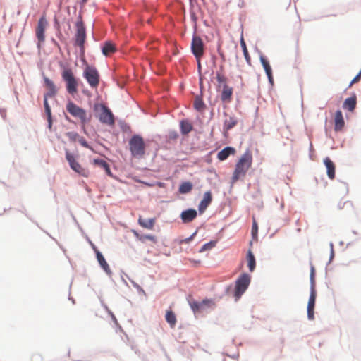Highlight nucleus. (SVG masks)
Here are the masks:
<instances>
[{
    "label": "nucleus",
    "mask_w": 361,
    "mask_h": 361,
    "mask_svg": "<svg viewBox=\"0 0 361 361\" xmlns=\"http://www.w3.org/2000/svg\"><path fill=\"white\" fill-rule=\"evenodd\" d=\"M191 51L198 62V67L200 68V60L204 53V45L200 37L193 35L191 42Z\"/></svg>",
    "instance_id": "423d86ee"
},
{
    "label": "nucleus",
    "mask_w": 361,
    "mask_h": 361,
    "mask_svg": "<svg viewBox=\"0 0 361 361\" xmlns=\"http://www.w3.org/2000/svg\"><path fill=\"white\" fill-rule=\"evenodd\" d=\"M48 98L49 97L47 96H44V109H45V112L48 116V118L49 120V123H50V126H51V108L48 104Z\"/></svg>",
    "instance_id": "c9c22d12"
},
{
    "label": "nucleus",
    "mask_w": 361,
    "mask_h": 361,
    "mask_svg": "<svg viewBox=\"0 0 361 361\" xmlns=\"http://www.w3.org/2000/svg\"><path fill=\"white\" fill-rule=\"evenodd\" d=\"M135 235L137 237V235H139L137 232H134Z\"/></svg>",
    "instance_id": "c03bdc74"
},
{
    "label": "nucleus",
    "mask_w": 361,
    "mask_h": 361,
    "mask_svg": "<svg viewBox=\"0 0 361 361\" xmlns=\"http://www.w3.org/2000/svg\"><path fill=\"white\" fill-rule=\"evenodd\" d=\"M250 283V277L247 274H242L235 282V297L236 300L245 293Z\"/></svg>",
    "instance_id": "6e6552de"
},
{
    "label": "nucleus",
    "mask_w": 361,
    "mask_h": 361,
    "mask_svg": "<svg viewBox=\"0 0 361 361\" xmlns=\"http://www.w3.org/2000/svg\"><path fill=\"white\" fill-rule=\"evenodd\" d=\"M137 238L142 243H145L147 240H149L154 243L157 242L156 236L152 235H137Z\"/></svg>",
    "instance_id": "f704fd0d"
},
{
    "label": "nucleus",
    "mask_w": 361,
    "mask_h": 361,
    "mask_svg": "<svg viewBox=\"0 0 361 361\" xmlns=\"http://www.w3.org/2000/svg\"><path fill=\"white\" fill-rule=\"evenodd\" d=\"M44 82L45 87L48 90V92L44 94V96H47L49 97H54L57 92V90L53 81H51L47 77H44Z\"/></svg>",
    "instance_id": "2eb2a0df"
},
{
    "label": "nucleus",
    "mask_w": 361,
    "mask_h": 361,
    "mask_svg": "<svg viewBox=\"0 0 361 361\" xmlns=\"http://www.w3.org/2000/svg\"><path fill=\"white\" fill-rule=\"evenodd\" d=\"M314 267H312L310 295L309 301H308V304H307V317H308V319L310 320H312L314 319V309L315 300H316V297H317V292H316V290L314 288Z\"/></svg>",
    "instance_id": "0eeeda50"
},
{
    "label": "nucleus",
    "mask_w": 361,
    "mask_h": 361,
    "mask_svg": "<svg viewBox=\"0 0 361 361\" xmlns=\"http://www.w3.org/2000/svg\"><path fill=\"white\" fill-rule=\"evenodd\" d=\"M194 107L198 111H203L205 109V104L201 97H196L194 101Z\"/></svg>",
    "instance_id": "7c9ffc66"
},
{
    "label": "nucleus",
    "mask_w": 361,
    "mask_h": 361,
    "mask_svg": "<svg viewBox=\"0 0 361 361\" xmlns=\"http://www.w3.org/2000/svg\"><path fill=\"white\" fill-rule=\"evenodd\" d=\"M47 26L48 21L46 18L45 14H43L38 20L35 30L36 37L39 41V44L44 42L45 40L44 32Z\"/></svg>",
    "instance_id": "9b49d317"
},
{
    "label": "nucleus",
    "mask_w": 361,
    "mask_h": 361,
    "mask_svg": "<svg viewBox=\"0 0 361 361\" xmlns=\"http://www.w3.org/2000/svg\"><path fill=\"white\" fill-rule=\"evenodd\" d=\"M156 222L155 218L149 219L147 220L143 219L141 216H139L138 224L142 228L152 230Z\"/></svg>",
    "instance_id": "393cba45"
},
{
    "label": "nucleus",
    "mask_w": 361,
    "mask_h": 361,
    "mask_svg": "<svg viewBox=\"0 0 361 361\" xmlns=\"http://www.w3.org/2000/svg\"><path fill=\"white\" fill-rule=\"evenodd\" d=\"M102 51L104 56H109L116 51V47L112 42L106 41L102 47Z\"/></svg>",
    "instance_id": "4be33fe9"
},
{
    "label": "nucleus",
    "mask_w": 361,
    "mask_h": 361,
    "mask_svg": "<svg viewBox=\"0 0 361 361\" xmlns=\"http://www.w3.org/2000/svg\"><path fill=\"white\" fill-rule=\"evenodd\" d=\"M213 304L210 300H204L202 302H192L190 303V307L193 312H200L204 309L206 306H211Z\"/></svg>",
    "instance_id": "6ab92c4d"
},
{
    "label": "nucleus",
    "mask_w": 361,
    "mask_h": 361,
    "mask_svg": "<svg viewBox=\"0 0 361 361\" xmlns=\"http://www.w3.org/2000/svg\"><path fill=\"white\" fill-rule=\"evenodd\" d=\"M166 320L171 328H174L176 324V317L173 312L167 310L165 316Z\"/></svg>",
    "instance_id": "c85d7f7f"
},
{
    "label": "nucleus",
    "mask_w": 361,
    "mask_h": 361,
    "mask_svg": "<svg viewBox=\"0 0 361 361\" xmlns=\"http://www.w3.org/2000/svg\"><path fill=\"white\" fill-rule=\"evenodd\" d=\"M86 39L85 28L82 21L76 23L75 44L80 47L82 51H84V44Z\"/></svg>",
    "instance_id": "9d476101"
},
{
    "label": "nucleus",
    "mask_w": 361,
    "mask_h": 361,
    "mask_svg": "<svg viewBox=\"0 0 361 361\" xmlns=\"http://www.w3.org/2000/svg\"><path fill=\"white\" fill-rule=\"evenodd\" d=\"M93 164L94 165L99 166L101 168L104 169L108 176H109L111 177L112 176V173L111 171L109 165L106 161H104V159H94L93 160Z\"/></svg>",
    "instance_id": "a878e982"
},
{
    "label": "nucleus",
    "mask_w": 361,
    "mask_h": 361,
    "mask_svg": "<svg viewBox=\"0 0 361 361\" xmlns=\"http://www.w3.org/2000/svg\"><path fill=\"white\" fill-rule=\"evenodd\" d=\"M324 164L326 167L327 176L329 179L333 180L335 178L336 166L335 164L330 159L329 157H326L324 159Z\"/></svg>",
    "instance_id": "dca6fc26"
},
{
    "label": "nucleus",
    "mask_w": 361,
    "mask_h": 361,
    "mask_svg": "<svg viewBox=\"0 0 361 361\" xmlns=\"http://www.w3.org/2000/svg\"><path fill=\"white\" fill-rule=\"evenodd\" d=\"M129 149L132 157L142 158L145 154V144L143 138L137 135H133L129 140Z\"/></svg>",
    "instance_id": "f03ea898"
},
{
    "label": "nucleus",
    "mask_w": 361,
    "mask_h": 361,
    "mask_svg": "<svg viewBox=\"0 0 361 361\" xmlns=\"http://www.w3.org/2000/svg\"><path fill=\"white\" fill-rule=\"evenodd\" d=\"M61 76L66 82L67 92L73 96L75 95L78 92V81L72 70L71 68H65L62 72Z\"/></svg>",
    "instance_id": "20e7f679"
},
{
    "label": "nucleus",
    "mask_w": 361,
    "mask_h": 361,
    "mask_svg": "<svg viewBox=\"0 0 361 361\" xmlns=\"http://www.w3.org/2000/svg\"><path fill=\"white\" fill-rule=\"evenodd\" d=\"M192 189V185L190 182L186 181L180 184L179 187V192L181 194H185L190 192Z\"/></svg>",
    "instance_id": "2f4dec72"
},
{
    "label": "nucleus",
    "mask_w": 361,
    "mask_h": 361,
    "mask_svg": "<svg viewBox=\"0 0 361 361\" xmlns=\"http://www.w3.org/2000/svg\"><path fill=\"white\" fill-rule=\"evenodd\" d=\"M361 79V70L359 73L350 82L349 87H351L353 84L357 82Z\"/></svg>",
    "instance_id": "a19ab883"
},
{
    "label": "nucleus",
    "mask_w": 361,
    "mask_h": 361,
    "mask_svg": "<svg viewBox=\"0 0 361 361\" xmlns=\"http://www.w3.org/2000/svg\"><path fill=\"white\" fill-rule=\"evenodd\" d=\"M238 123L236 118L230 116L224 121V128L226 130L233 128Z\"/></svg>",
    "instance_id": "c756f323"
},
{
    "label": "nucleus",
    "mask_w": 361,
    "mask_h": 361,
    "mask_svg": "<svg viewBox=\"0 0 361 361\" xmlns=\"http://www.w3.org/2000/svg\"><path fill=\"white\" fill-rule=\"evenodd\" d=\"M101 112L99 116V121L107 125L114 124V117L111 110L105 105L100 106Z\"/></svg>",
    "instance_id": "f8f14e48"
},
{
    "label": "nucleus",
    "mask_w": 361,
    "mask_h": 361,
    "mask_svg": "<svg viewBox=\"0 0 361 361\" xmlns=\"http://www.w3.org/2000/svg\"><path fill=\"white\" fill-rule=\"evenodd\" d=\"M66 158L70 165V167L78 174L87 177L89 176V171L84 169L80 164L78 162L75 158V157L71 154L68 151L66 152Z\"/></svg>",
    "instance_id": "1a4fd4ad"
},
{
    "label": "nucleus",
    "mask_w": 361,
    "mask_h": 361,
    "mask_svg": "<svg viewBox=\"0 0 361 361\" xmlns=\"http://www.w3.org/2000/svg\"><path fill=\"white\" fill-rule=\"evenodd\" d=\"M331 251L333 252V245L332 244L331 245Z\"/></svg>",
    "instance_id": "49530a36"
},
{
    "label": "nucleus",
    "mask_w": 361,
    "mask_h": 361,
    "mask_svg": "<svg viewBox=\"0 0 361 361\" xmlns=\"http://www.w3.org/2000/svg\"><path fill=\"white\" fill-rule=\"evenodd\" d=\"M221 88V99L224 102H230L233 95V88L228 85H223Z\"/></svg>",
    "instance_id": "5701e85b"
},
{
    "label": "nucleus",
    "mask_w": 361,
    "mask_h": 361,
    "mask_svg": "<svg viewBox=\"0 0 361 361\" xmlns=\"http://www.w3.org/2000/svg\"><path fill=\"white\" fill-rule=\"evenodd\" d=\"M88 0H82L83 3H86Z\"/></svg>",
    "instance_id": "a18cd8bd"
},
{
    "label": "nucleus",
    "mask_w": 361,
    "mask_h": 361,
    "mask_svg": "<svg viewBox=\"0 0 361 361\" xmlns=\"http://www.w3.org/2000/svg\"><path fill=\"white\" fill-rule=\"evenodd\" d=\"M216 242V241H210L208 243L204 244L200 250V252H203L206 250H209L215 247Z\"/></svg>",
    "instance_id": "e433bc0d"
},
{
    "label": "nucleus",
    "mask_w": 361,
    "mask_h": 361,
    "mask_svg": "<svg viewBox=\"0 0 361 361\" xmlns=\"http://www.w3.org/2000/svg\"><path fill=\"white\" fill-rule=\"evenodd\" d=\"M66 135L71 142H77L80 137L79 134L76 132H68Z\"/></svg>",
    "instance_id": "4c0bfd02"
},
{
    "label": "nucleus",
    "mask_w": 361,
    "mask_h": 361,
    "mask_svg": "<svg viewBox=\"0 0 361 361\" xmlns=\"http://www.w3.org/2000/svg\"><path fill=\"white\" fill-rule=\"evenodd\" d=\"M345 126V121L343 116L342 111L337 110L334 116V130L336 131H341Z\"/></svg>",
    "instance_id": "4468645a"
},
{
    "label": "nucleus",
    "mask_w": 361,
    "mask_h": 361,
    "mask_svg": "<svg viewBox=\"0 0 361 361\" xmlns=\"http://www.w3.org/2000/svg\"><path fill=\"white\" fill-rule=\"evenodd\" d=\"M196 233H194L191 236H190L189 238H187L185 239H183L180 241V244L182 245L183 243H189L192 239L193 238V237L195 235Z\"/></svg>",
    "instance_id": "79ce46f5"
},
{
    "label": "nucleus",
    "mask_w": 361,
    "mask_h": 361,
    "mask_svg": "<svg viewBox=\"0 0 361 361\" xmlns=\"http://www.w3.org/2000/svg\"><path fill=\"white\" fill-rule=\"evenodd\" d=\"M66 109L72 116L78 118L83 126L90 121L91 116H88L84 109L80 107L73 102L69 101L66 104Z\"/></svg>",
    "instance_id": "7ed1b4c3"
},
{
    "label": "nucleus",
    "mask_w": 361,
    "mask_h": 361,
    "mask_svg": "<svg viewBox=\"0 0 361 361\" xmlns=\"http://www.w3.org/2000/svg\"><path fill=\"white\" fill-rule=\"evenodd\" d=\"M190 261L195 264H200V261H195V260H193V259H190Z\"/></svg>",
    "instance_id": "37998d69"
},
{
    "label": "nucleus",
    "mask_w": 361,
    "mask_h": 361,
    "mask_svg": "<svg viewBox=\"0 0 361 361\" xmlns=\"http://www.w3.org/2000/svg\"><path fill=\"white\" fill-rule=\"evenodd\" d=\"M259 59L268 77L269 81L272 84L274 82V78L272 75V70L269 61L262 55L260 56Z\"/></svg>",
    "instance_id": "f3484780"
},
{
    "label": "nucleus",
    "mask_w": 361,
    "mask_h": 361,
    "mask_svg": "<svg viewBox=\"0 0 361 361\" xmlns=\"http://www.w3.org/2000/svg\"><path fill=\"white\" fill-rule=\"evenodd\" d=\"M93 249L96 252L97 259V261H98L99 265L101 266V267L104 270V271L106 273L110 274L111 273L110 267H109L108 263L106 262V261L105 260L104 256L94 246H93Z\"/></svg>",
    "instance_id": "412c9836"
},
{
    "label": "nucleus",
    "mask_w": 361,
    "mask_h": 361,
    "mask_svg": "<svg viewBox=\"0 0 361 361\" xmlns=\"http://www.w3.org/2000/svg\"><path fill=\"white\" fill-rule=\"evenodd\" d=\"M212 201V195L210 191H207L204 194L203 199L201 200L198 209L200 212L202 213L204 212L207 207L210 204V203Z\"/></svg>",
    "instance_id": "ddd939ff"
},
{
    "label": "nucleus",
    "mask_w": 361,
    "mask_h": 361,
    "mask_svg": "<svg viewBox=\"0 0 361 361\" xmlns=\"http://www.w3.org/2000/svg\"><path fill=\"white\" fill-rule=\"evenodd\" d=\"M247 267L249 270L252 272L255 270L256 262L255 256L251 250H249L247 253Z\"/></svg>",
    "instance_id": "cd10ccee"
},
{
    "label": "nucleus",
    "mask_w": 361,
    "mask_h": 361,
    "mask_svg": "<svg viewBox=\"0 0 361 361\" xmlns=\"http://www.w3.org/2000/svg\"><path fill=\"white\" fill-rule=\"evenodd\" d=\"M82 147H86V148H88V149H92V148L88 145L87 142L86 141V140L82 137V136H80L78 141Z\"/></svg>",
    "instance_id": "58836bf2"
},
{
    "label": "nucleus",
    "mask_w": 361,
    "mask_h": 361,
    "mask_svg": "<svg viewBox=\"0 0 361 361\" xmlns=\"http://www.w3.org/2000/svg\"><path fill=\"white\" fill-rule=\"evenodd\" d=\"M180 132L183 135L188 134L192 130V125L188 120H182L180 123Z\"/></svg>",
    "instance_id": "bb28decb"
},
{
    "label": "nucleus",
    "mask_w": 361,
    "mask_h": 361,
    "mask_svg": "<svg viewBox=\"0 0 361 361\" xmlns=\"http://www.w3.org/2000/svg\"><path fill=\"white\" fill-rule=\"evenodd\" d=\"M83 77L92 89H97L99 84L100 76L95 67L87 65L83 71Z\"/></svg>",
    "instance_id": "39448f33"
},
{
    "label": "nucleus",
    "mask_w": 361,
    "mask_h": 361,
    "mask_svg": "<svg viewBox=\"0 0 361 361\" xmlns=\"http://www.w3.org/2000/svg\"><path fill=\"white\" fill-rule=\"evenodd\" d=\"M252 161L253 157L251 151L249 149L246 150L235 164L231 177L232 183H235L246 176L247 172L252 166Z\"/></svg>",
    "instance_id": "f257e3e1"
},
{
    "label": "nucleus",
    "mask_w": 361,
    "mask_h": 361,
    "mask_svg": "<svg viewBox=\"0 0 361 361\" xmlns=\"http://www.w3.org/2000/svg\"><path fill=\"white\" fill-rule=\"evenodd\" d=\"M258 232V226L255 220L253 221L252 226V235L253 238L256 237Z\"/></svg>",
    "instance_id": "ea45409f"
},
{
    "label": "nucleus",
    "mask_w": 361,
    "mask_h": 361,
    "mask_svg": "<svg viewBox=\"0 0 361 361\" xmlns=\"http://www.w3.org/2000/svg\"><path fill=\"white\" fill-rule=\"evenodd\" d=\"M240 46L242 47L243 55L245 56V59L247 63L249 65H251V58H250V56L249 55L245 42L243 37L240 39Z\"/></svg>",
    "instance_id": "473e14b6"
},
{
    "label": "nucleus",
    "mask_w": 361,
    "mask_h": 361,
    "mask_svg": "<svg viewBox=\"0 0 361 361\" xmlns=\"http://www.w3.org/2000/svg\"><path fill=\"white\" fill-rule=\"evenodd\" d=\"M235 153V148L232 147H226L221 150L218 154L217 158L220 161L226 160L231 154H234Z\"/></svg>",
    "instance_id": "b1692460"
},
{
    "label": "nucleus",
    "mask_w": 361,
    "mask_h": 361,
    "mask_svg": "<svg viewBox=\"0 0 361 361\" xmlns=\"http://www.w3.org/2000/svg\"><path fill=\"white\" fill-rule=\"evenodd\" d=\"M197 215V213L195 209H189L183 211L180 214V217L183 223H189L195 219Z\"/></svg>",
    "instance_id": "a211bd4d"
},
{
    "label": "nucleus",
    "mask_w": 361,
    "mask_h": 361,
    "mask_svg": "<svg viewBox=\"0 0 361 361\" xmlns=\"http://www.w3.org/2000/svg\"><path fill=\"white\" fill-rule=\"evenodd\" d=\"M357 104V97L354 94L350 97H348L345 99L343 104V108L345 110H348L350 112H353Z\"/></svg>",
    "instance_id": "aec40b11"
},
{
    "label": "nucleus",
    "mask_w": 361,
    "mask_h": 361,
    "mask_svg": "<svg viewBox=\"0 0 361 361\" xmlns=\"http://www.w3.org/2000/svg\"><path fill=\"white\" fill-rule=\"evenodd\" d=\"M216 78L219 83L217 85L218 89L223 87V85H227V78L224 75L217 73Z\"/></svg>",
    "instance_id": "72a5a7b5"
}]
</instances>
